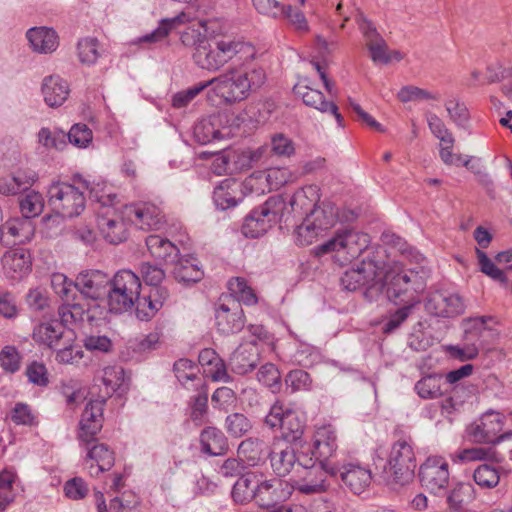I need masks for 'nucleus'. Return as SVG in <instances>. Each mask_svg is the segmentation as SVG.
<instances>
[{"mask_svg": "<svg viewBox=\"0 0 512 512\" xmlns=\"http://www.w3.org/2000/svg\"><path fill=\"white\" fill-rule=\"evenodd\" d=\"M193 53L195 64L201 69L216 72L234 58L239 61L254 59L255 48L249 43L231 37H214L202 42Z\"/></svg>", "mask_w": 512, "mask_h": 512, "instance_id": "f257e3e1", "label": "nucleus"}, {"mask_svg": "<svg viewBox=\"0 0 512 512\" xmlns=\"http://www.w3.org/2000/svg\"><path fill=\"white\" fill-rule=\"evenodd\" d=\"M383 274L384 291L389 301L396 305H408L419 303L418 295L426 287V272L420 270L392 268Z\"/></svg>", "mask_w": 512, "mask_h": 512, "instance_id": "f03ea898", "label": "nucleus"}, {"mask_svg": "<svg viewBox=\"0 0 512 512\" xmlns=\"http://www.w3.org/2000/svg\"><path fill=\"white\" fill-rule=\"evenodd\" d=\"M213 90L227 103L246 99L250 92L259 89L266 81V73L261 67H254L245 73L231 70L212 78Z\"/></svg>", "mask_w": 512, "mask_h": 512, "instance_id": "7ed1b4c3", "label": "nucleus"}, {"mask_svg": "<svg viewBox=\"0 0 512 512\" xmlns=\"http://www.w3.org/2000/svg\"><path fill=\"white\" fill-rule=\"evenodd\" d=\"M340 284L344 290L351 292L364 288L365 298L370 302L375 301L384 291L382 267L373 260H362L357 268L344 272Z\"/></svg>", "mask_w": 512, "mask_h": 512, "instance_id": "20e7f679", "label": "nucleus"}, {"mask_svg": "<svg viewBox=\"0 0 512 512\" xmlns=\"http://www.w3.org/2000/svg\"><path fill=\"white\" fill-rule=\"evenodd\" d=\"M370 244L368 234L344 227L335 233V236L315 248L316 255L335 252V259L341 264L351 262L358 258Z\"/></svg>", "mask_w": 512, "mask_h": 512, "instance_id": "39448f33", "label": "nucleus"}, {"mask_svg": "<svg viewBox=\"0 0 512 512\" xmlns=\"http://www.w3.org/2000/svg\"><path fill=\"white\" fill-rule=\"evenodd\" d=\"M416 466L412 445L406 440H398L391 447L381 478L388 485H405L413 479Z\"/></svg>", "mask_w": 512, "mask_h": 512, "instance_id": "423d86ee", "label": "nucleus"}, {"mask_svg": "<svg viewBox=\"0 0 512 512\" xmlns=\"http://www.w3.org/2000/svg\"><path fill=\"white\" fill-rule=\"evenodd\" d=\"M285 201L281 195L269 197L262 205L254 208L245 217L242 233L247 238L264 235L282 217Z\"/></svg>", "mask_w": 512, "mask_h": 512, "instance_id": "0eeeda50", "label": "nucleus"}, {"mask_svg": "<svg viewBox=\"0 0 512 512\" xmlns=\"http://www.w3.org/2000/svg\"><path fill=\"white\" fill-rule=\"evenodd\" d=\"M96 200L101 203V208L97 213V226L103 238L110 244H119L128 237V224L131 222L125 215V206L122 211L111 208L113 199L116 196H95Z\"/></svg>", "mask_w": 512, "mask_h": 512, "instance_id": "6e6552de", "label": "nucleus"}, {"mask_svg": "<svg viewBox=\"0 0 512 512\" xmlns=\"http://www.w3.org/2000/svg\"><path fill=\"white\" fill-rule=\"evenodd\" d=\"M48 205L64 218L79 216L85 208L83 192L67 182H54L48 189Z\"/></svg>", "mask_w": 512, "mask_h": 512, "instance_id": "1a4fd4ad", "label": "nucleus"}, {"mask_svg": "<svg viewBox=\"0 0 512 512\" xmlns=\"http://www.w3.org/2000/svg\"><path fill=\"white\" fill-rule=\"evenodd\" d=\"M422 487L436 496H444L450 487L448 462L441 456H429L420 465L418 473Z\"/></svg>", "mask_w": 512, "mask_h": 512, "instance_id": "9d476101", "label": "nucleus"}, {"mask_svg": "<svg viewBox=\"0 0 512 512\" xmlns=\"http://www.w3.org/2000/svg\"><path fill=\"white\" fill-rule=\"evenodd\" d=\"M338 449L337 434L331 425L323 426L317 429L314 435L313 448L310 452L318 460L322 470L331 475H337V467L331 462L336 456Z\"/></svg>", "mask_w": 512, "mask_h": 512, "instance_id": "9b49d317", "label": "nucleus"}, {"mask_svg": "<svg viewBox=\"0 0 512 512\" xmlns=\"http://www.w3.org/2000/svg\"><path fill=\"white\" fill-rule=\"evenodd\" d=\"M491 324H499L495 316L483 315L463 319V341L478 344V350L485 347L499 336V332Z\"/></svg>", "mask_w": 512, "mask_h": 512, "instance_id": "f8f14e48", "label": "nucleus"}, {"mask_svg": "<svg viewBox=\"0 0 512 512\" xmlns=\"http://www.w3.org/2000/svg\"><path fill=\"white\" fill-rule=\"evenodd\" d=\"M502 420L495 412L486 413L479 423L470 425L467 429L470 439L477 443H488L497 447L505 439L512 437V432L498 435L502 430Z\"/></svg>", "mask_w": 512, "mask_h": 512, "instance_id": "ddd939ff", "label": "nucleus"}, {"mask_svg": "<svg viewBox=\"0 0 512 512\" xmlns=\"http://www.w3.org/2000/svg\"><path fill=\"white\" fill-rule=\"evenodd\" d=\"M466 305L464 299L455 293L435 291L425 301L426 311L437 317L450 318L462 314Z\"/></svg>", "mask_w": 512, "mask_h": 512, "instance_id": "4468645a", "label": "nucleus"}, {"mask_svg": "<svg viewBox=\"0 0 512 512\" xmlns=\"http://www.w3.org/2000/svg\"><path fill=\"white\" fill-rule=\"evenodd\" d=\"M110 282L108 274L100 270L82 271L75 279L77 292L83 298L93 301L105 298Z\"/></svg>", "mask_w": 512, "mask_h": 512, "instance_id": "2eb2a0df", "label": "nucleus"}, {"mask_svg": "<svg viewBox=\"0 0 512 512\" xmlns=\"http://www.w3.org/2000/svg\"><path fill=\"white\" fill-rule=\"evenodd\" d=\"M125 215L131 224L142 230H158L164 220L162 210L152 203L125 205Z\"/></svg>", "mask_w": 512, "mask_h": 512, "instance_id": "dca6fc26", "label": "nucleus"}, {"mask_svg": "<svg viewBox=\"0 0 512 512\" xmlns=\"http://www.w3.org/2000/svg\"><path fill=\"white\" fill-rule=\"evenodd\" d=\"M33 339L50 349H57L65 341L68 344L74 341L73 331L63 327V323L58 320H51L37 325L33 330Z\"/></svg>", "mask_w": 512, "mask_h": 512, "instance_id": "f3484780", "label": "nucleus"}, {"mask_svg": "<svg viewBox=\"0 0 512 512\" xmlns=\"http://www.w3.org/2000/svg\"><path fill=\"white\" fill-rule=\"evenodd\" d=\"M105 399L90 401L81 416L79 422L78 439L90 443L102 428L103 406Z\"/></svg>", "mask_w": 512, "mask_h": 512, "instance_id": "a211bd4d", "label": "nucleus"}, {"mask_svg": "<svg viewBox=\"0 0 512 512\" xmlns=\"http://www.w3.org/2000/svg\"><path fill=\"white\" fill-rule=\"evenodd\" d=\"M260 360L257 341L252 340L240 344L231 354L228 366L238 375H245L254 370Z\"/></svg>", "mask_w": 512, "mask_h": 512, "instance_id": "6ab92c4d", "label": "nucleus"}, {"mask_svg": "<svg viewBox=\"0 0 512 512\" xmlns=\"http://www.w3.org/2000/svg\"><path fill=\"white\" fill-rule=\"evenodd\" d=\"M217 330L223 335H231L240 332L245 325V316L241 306L231 301L229 304H221L215 313Z\"/></svg>", "mask_w": 512, "mask_h": 512, "instance_id": "aec40b11", "label": "nucleus"}, {"mask_svg": "<svg viewBox=\"0 0 512 512\" xmlns=\"http://www.w3.org/2000/svg\"><path fill=\"white\" fill-rule=\"evenodd\" d=\"M343 483L354 493H363L370 485L372 480L371 471L359 463H347L341 468H337Z\"/></svg>", "mask_w": 512, "mask_h": 512, "instance_id": "412c9836", "label": "nucleus"}, {"mask_svg": "<svg viewBox=\"0 0 512 512\" xmlns=\"http://www.w3.org/2000/svg\"><path fill=\"white\" fill-rule=\"evenodd\" d=\"M38 179L37 173L30 168H20L0 178V193L10 196L27 191Z\"/></svg>", "mask_w": 512, "mask_h": 512, "instance_id": "4be33fe9", "label": "nucleus"}, {"mask_svg": "<svg viewBox=\"0 0 512 512\" xmlns=\"http://www.w3.org/2000/svg\"><path fill=\"white\" fill-rule=\"evenodd\" d=\"M294 90L302 98L306 106L313 107L322 113L333 115L338 126L344 127V118L339 113L338 106L333 101L325 100L321 91L304 86H296Z\"/></svg>", "mask_w": 512, "mask_h": 512, "instance_id": "5701e85b", "label": "nucleus"}, {"mask_svg": "<svg viewBox=\"0 0 512 512\" xmlns=\"http://www.w3.org/2000/svg\"><path fill=\"white\" fill-rule=\"evenodd\" d=\"M2 265L6 278L20 280L31 270L30 255L23 248L9 250L2 257Z\"/></svg>", "mask_w": 512, "mask_h": 512, "instance_id": "b1692460", "label": "nucleus"}, {"mask_svg": "<svg viewBox=\"0 0 512 512\" xmlns=\"http://www.w3.org/2000/svg\"><path fill=\"white\" fill-rule=\"evenodd\" d=\"M259 488L256 490L255 503L262 508H269L284 500L290 492L283 488L279 479H266L261 473Z\"/></svg>", "mask_w": 512, "mask_h": 512, "instance_id": "393cba45", "label": "nucleus"}, {"mask_svg": "<svg viewBox=\"0 0 512 512\" xmlns=\"http://www.w3.org/2000/svg\"><path fill=\"white\" fill-rule=\"evenodd\" d=\"M247 185L248 182L241 184L232 178L222 180L213 192L215 205L221 210L235 207L242 200V187Z\"/></svg>", "mask_w": 512, "mask_h": 512, "instance_id": "a878e982", "label": "nucleus"}, {"mask_svg": "<svg viewBox=\"0 0 512 512\" xmlns=\"http://www.w3.org/2000/svg\"><path fill=\"white\" fill-rule=\"evenodd\" d=\"M172 265L174 266L173 276L179 283L186 285L194 284L199 282L204 276L199 260L193 255L180 254Z\"/></svg>", "mask_w": 512, "mask_h": 512, "instance_id": "bb28decb", "label": "nucleus"}, {"mask_svg": "<svg viewBox=\"0 0 512 512\" xmlns=\"http://www.w3.org/2000/svg\"><path fill=\"white\" fill-rule=\"evenodd\" d=\"M145 242L150 256L164 264L172 265L180 256L179 248L165 237L149 235Z\"/></svg>", "mask_w": 512, "mask_h": 512, "instance_id": "cd10ccee", "label": "nucleus"}, {"mask_svg": "<svg viewBox=\"0 0 512 512\" xmlns=\"http://www.w3.org/2000/svg\"><path fill=\"white\" fill-rule=\"evenodd\" d=\"M41 91L45 103L55 108L66 101L70 89L68 83L60 76L51 75L43 79Z\"/></svg>", "mask_w": 512, "mask_h": 512, "instance_id": "c85d7f7f", "label": "nucleus"}, {"mask_svg": "<svg viewBox=\"0 0 512 512\" xmlns=\"http://www.w3.org/2000/svg\"><path fill=\"white\" fill-rule=\"evenodd\" d=\"M259 478H261V473L256 471H248L242 474L233 486V500L240 504L255 500L256 490L260 483Z\"/></svg>", "mask_w": 512, "mask_h": 512, "instance_id": "c756f323", "label": "nucleus"}, {"mask_svg": "<svg viewBox=\"0 0 512 512\" xmlns=\"http://www.w3.org/2000/svg\"><path fill=\"white\" fill-rule=\"evenodd\" d=\"M307 218L323 233L337 222L338 209L334 203L322 201L314 205Z\"/></svg>", "mask_w": 512, "mask_h": 512, "instance_id": "7c9ffc66", "label": "nucleus"}, {"mask_svg": "<svg viewBox=\"0 0 512 512\" xmlns=\"http://www.w3.org/2000/svg\"><path fill=\"white\" fill-rule=\"evenodd\" d=\"M201 451L209 456H220L228 450L224 433L216 427H206L200 434Z\"/></svg>", "mask_w": 512, "mask_h": 512, "instance_id": "2f4dec72", "label": "nucleus"}, {"mask_svg": "<svg viewBox=\"0 0 512 512\" xmlns=\"http://www.w3.org/2000/svg\"><path fill=\"white\" fill-rule=\"evenodd\" d=\"M157 296H138L135 301L136 316L141 321H148L162 308L164 300L168 297V292L164 288L155 289Z\"/></svg>", "mask_w": 512, "mask_h": 512, "instance_id": "473e14b6", "label": "nucleus"}, {"mask_svg": "<svg viewBox=\"0 0 512 512\" xmlns=\"http://www.w3.org/2000/svg\"><path fill=\"white\" fill-rule=\"evenodd\" d=\"M306 428L305 420L296 411L289 409L282 422L283 439L295 446H302L303 434Z\"/></svg>", "mask_w": 512, "mask_h": 512, "instance_id": "72a5a7b5", "label": "nucleus"}, {"mask_svg": "<svg viewBox=\"0 0 512 512\" xmlns=\"http://www.w3.org/2000/svg\"><path fill=\"white\" fill-rule=\"evenodd\" d=\"M26 37L32 49L39 53H50L57 48V35L53 29L47 27L30 28Z\"/></svg>", "mask_w": 512, "mask_h": 512, "instance_id": "f704fd0d", "label": "nucleus"}, {"mask_svg": "<svg viewBox=\"0 0 512 512\" xmlns=\"http://www.w3.org/2000/svg\"><path fill=\"white\" fill-rule=\"evenodd\" d=\"M267 457L270 459L273 472L279 477L287 476L297 462L295 449L288 445L278 451L269 450Z\"/></svg>", "mask_w": 512, "mask_h": 512, "instance_id": "c9c22d12", "label": "nucleus"}, {"mask_svg": "<svg viewBox=\"0 0 512 512\" xmlns=\"http://www.w3.org/2000/svg\"><path fill=\"white\" fill-rule=\"evenodd\" d=\"M449 508L454 512L466 511V506L475 499L474 487L470 483H457L445 495Z\"/></svg>", "mask_w": 512, "mask_h": 512, "instance_id": "e433bc0d", "label": "nucleus"}, {"mask_svg": "<svg viewBox=\"0 0 512 512\" xmlns=\"http://www.w3.org/2000/svg\"><path fill=\"white\" fill-rule=\"evenodd\" d=\"M269 453L266 443L257 438H248L242 441L238 447V454L249 466H256L264 461Z\"/></svg>", "mask_w": 512, "mask_h": 512, "instance_id": "4c0bfd02", "label": "nucleus"}, {"mask_svg": "<svg viewBox=\"0 0 512 512\" xmlns=\"http://www.w3.org/2000/svg\"><path fill=\"white\" fill-rule=\"evenodd\" d=\"M327 473L320 468L319 471L313 473L310 471L304 478L297 481L294 489L303 495H314L325 492L328 489Z\"/></svg>", "mask_w": 512, "mask_h": 512, "instance_id": "58836bf2", "label": "nucleus"}, {"mask_svg": "<svg viewBox=\"0 0 512 512\" xmlns=\"http://www.w3.org/2000/svg\"><path fill=\"white\" fill-rule=\"evenodd\" d=\"M105 297L107 298L109 311L115 314L128 311L135 305V301L138 299L114 285H109Z\"/></svg>", "mask_w": 512, "mask_h": 512, "instance_id": "ea45409f", "label": "nucleus"}, {"mask_svg": "<svg viewBox=\"0 0 512 512\" xmlns=\"http://www.w3.org/2000/svg\"><path fill=\"white\" fill-rule=\"evenodd\" d=\"M445 108L450 120L459 129L467 131L470 134V113L465 103L457 98H451L445 102Z\"/></svg>", "mask_w": 512, "mask_h": 512, "instance_id": "a19ab883", "label": "nucleus"}, {"mask_svg": "<svg viewBox=\"0 0 512 512\" xmlns=\"http://www.w3.org/2000/svg\"><path fill=\"white\" fill-rule=\"evenodd\" d=\"M458 458L461 461L490 460L500 463L505 460V453L495 446L473 447L462 450Z\"/></svg>", "mask_w": 512, "mask_h": 512, "instance_id": "79ce46f5", "label": "nucleus"}, {"mask_svg": "<svg viewBox=\"0 0 512 512\" xmlns=\"http://www.w3.org/2000/svg\"><path fill=\"white\" fill-rule=\"evenodd\" d=\"M216 122H218L216 117H210L207 119H202L195 124L193 134L195 140L199 144L205 145L212 142L213 140L222 138L221 131L216 128Z\"/></svg>", "mask_w": 512, "mask_h": 512, "instance_id": "37998d69", "label": "nucleus"}, {"mask_svg": "<svg viewBox=\"0 0 512 512\" xmlns=\"http://www.w3.org/2000/svg\"><path fill=\"white\" fill-rule=\"evenodd\" d=\"M110 285H114L125 292H128L134 298L140 295V278L131 270L118 271L111 279Z\"/></svg>", "mask_w": 512, "mask_h": 512, "instance_id": "c03bdc74", "label": "nucleus"}, {"mask_svg": "<svg viewBox=\"0 0 512 512\" xmlns=\"http://www.w3.org/2000/svg\"><path fill=\"white\" fill-rule=\"evenodd\" d=\"M442 376L439 374H430L422 377L415 384V391L423 399H433L442 395L441 384Z\"/></svg>", "mask_w": 512, "mask_h": 512, "instance_id": "a18cd8bd", "label": "nucleus"}, {"mask_svg": "<svg viewBox=\"0 0 512 512\" xmlns=\"http://www.w3.org/2000/svg\"><path fill=\"white\" fill-rule=\"evenodd\" d=\"M51 287L64 302L76 301L75 281L69 280L64 274H53L51 276Z\"/></svg>", "mask_w": 512, "mask_h": 512, "instance_id": "49530a36", "label": "nucleus"}, {"mask_svg": "<svg viewBox=\"0 0 512 512\" xmlns=\"http://www.w3.org/2000/svg\"><path fill=\"white\" fill-rule=\"evenodd\" d=\"M187 21V16L185 13H181L172 18H166L161 20L159 26L151 33L143 36L141 41L144 42H157L164 39L168 34L176 28L177 25L183 24Z\"/></svg>", "mask_w": 512, "mask_h": 512, "instance_id": "de8ad7c7", "label": "nucleus"}, {"mask_svg": "<svg viewBox=\"0 0 512 512\" xmlns=\"http://www.w3.org/2000/svg\"><path fill=\"white\" fill-rule=\"evenodd\" d=\"M473 393V387L457 384L453 387L452 394L444 399L441 404L442 413H452L464 403Z\"/></svg>", "mask_w": 512, "mask_h": 512, "instance_id": "09e8293b", "label": "nucleus"}, {"mask_svg": "<svg viewBox=\"0 0 512 512\" xmlns=\"http://www.w3.org/2000/svg\"><path fill=\"white\" fill-rule=\"evenodd\" d=\"M20 211L23 217L28 220L40 215L44 208V199L36 191H30L20 200Z\"/></svg>", "mask_w": 512, "mask_h": 512, "instance_id": "8fccbe9b", "label": "nucleus"}, {"mask_svg": "<svg viewBox=\"0 0 512 512\" xmlns=\"http://www.w3.org/2000/svg\"><path fill=\"white\" fill-rule=\"evenodd\" d=\"M500 477V472L489 464L479 465L473 473L475 483L485 489H491L497 486Z\"/></svg>", "mask_w": 512, "mask_h": 512, "instance_id": "3c124183", "label": "nucleus"}, {"mask_svg": "<svg viewBox=\"0 0 512 512\" xmlns=\"http://www.w3.org/2000/svg\"><path fill=\"white\" fill-rule=\"evenodd\" d=\"M38 142L46 149L63 150L67 146L66 133L61 130H50L43 127L38 132Z\"/></svg>", "mask_w": 512, "mask_h": 512, "instance_id": "603ef678", "label": "nucleus"}, {"mask_svg": "<svg viewBox=\"0 0 512 512\" xmlns=\"http://www.w3.org/2000/svg\"><path fill=\"white\" fill-rule=\"evenodd\" d=\"M94 461L101 468L110 470L115 462L114 452L103 443L93 445L87 453V462Z\"/></svg>", "mask_w": 512, "mask_h": 512, "instance_id": "864d4df0", "label": "nucleus"}, {"mask_svg": "<svg viewBox=\"0 0 512 512\" xmlns=\"http://www.w3.org/2000/svg\"><path fill=\"white\" fill-rule=\"evenodd\" d=\"M416 306L413 303L403 305L396 309L393 313L383 321L382 331L385 334H390L396 331L412 314Z\"/></svg>", "mask_w": 512, "mask_h": 512, "instance_id": "5fc2aeb1", "label": "nucleus"}, {"mask_svg": "<svg viewBox=\"0 0 512 512\" xmlns=\"http://www.w3.org/2000/svg\"><path fill=\"white\" fill-rule=\"evenodd\" d=\"M225 427L232 437L240 438L251 430L252 424L244 414L236 412L226 417Z\"/></svg>", "mask_w": 512, "mask_h": 512, "instance_id": "6e6d98bb", "label": "nucleus"}, {"mask_svg": "<svg viewBox=\"0 0 512 512\" xmlns=\"http://www.w3.org/2000/svg\"><path fill=\"white\" fill-rule=\"evenodd\" d=\"M257 379L273 393L279 392L281 389V374L277 367L272 363H266L260 367L257 373Z\"/></svg>", "mask_w": 512, "mask_h": 512, "instance_id": "4d7b16f0", "label": "nucleus"}, {"mask_svg": "<svg viewBox=\"0 0 512 512\" xmlns=\"http://www.w3.org/2000/svg\"><path fill=\"white\" fill-rule=\"evenodd\" d=\"M77 50L82 64L93 65L100 55L99 41L92 37L84 38L78 42Z\"/></svg>", "mask_w": 512, "mask_h": 512, "instance_id": "13d9d810", "label": "nucleus"}, {"mask_svg": "<svg viewBox=\"0 0 512 512\" xmlns=\"http://www.w3.org/2000/svg\"><path fill=\"white\" fill-rule=\"evenodd\" d=\"M102 383L106 388V395L111 396L124 383V369L120 366L105 367L102 371Z\"/></svg>", "mask_w": 512, "mask_h": 512, "instance_id": "bf43d9fd", "label": "nucleus"}, {"mask_svg": "<svg viewBox=\"0 0 512 512\" xmlns=\"http://www.w3.org/2000/svg\"><path fill=\"white\" fill-rule=\"evenodd\" d=\"M70 341L68 344L64 341L60 347L54 349L56 351L55 360L59 364H78L84 357V352L81 347L73 344Z\"/></svg>", "mask_w": 512, "mask_h": 512, "instance_id": "052dcab7", "label": "nucleus"}, {"mask_svg": "<svg viewBox=\"0 0 512 512\" xmlns=\"http://www.w3.org/2000/svg\"><path fill=\"white\" fill-rule=\"evenodd\" d=\"M68 141L78 148H86L92 142L93 132L84 123L74 124L66 134Z\"/></svg>", "mask_w": 512, "mask_h": 512, "instance_id": "680f3d73", "label": "nucleus"}, {"mask_svg": "<svg viewBox=\"0 0 512 512\" xmlns=\"http://www.w3.org/2000/svg\"><path fill=\"white\" fill-rule=\"evenodd\" d=\"M13 483V473L9 471L0 473V512H4L15 499Z\"/></svg>", "mask_w": 512, "mask_h": 512, "instance_id": "e2e57ef3", "label": "nucleus"}, {"mask_svg": "<svg viewBox=\"0 0 512 512\" xmlns=\"http://www.w3.org/2000/svg\"><path fill=\"white\" fill-rule=\"evenodd\" d=\"M296 243L301 246L312 244L322 233L307 216L295 230Z\"/></svg>", "mask_w": 512, "mask_h": 512, "instance_id": "0e129e2a", "label": "nucleus"}, {"mask_svg": "<svg viewBox=\"0 0 512 512\" xmlns=\"http://www.w3.org/2000/svg\"><path fill=\"white\" fill-rule=\"evenodd\" d=\"M480 270L495 281L507 283L508 279L504 271L496 267L493 261L480 249H476Z\"/></svg>", "mask_w": 512, "mask_h": 512, "instance_id": "69168bd1", "label": "nucleus"}, {"mask_svg": "<svg viewBox=\"0 0 512 512\" xmlns=\"http://www.w3.org/2000/svg\"><path fill=\"white\" fill-rule=\"evenodd\" d=\"M427 123L431 133L445 144L453 145L455 139L452 133L445 126L444 122L436 114L427 115Z\"/></svg>", "mask_w": 512, "mask_h": 512, "instance_id": "338daca9", "label": "nucleus"}, {"mask_svg": "<svg viewBox=\"0 0 512 512\" xmlns=\"http://www.w3.org/2000/svg\"><path fill=\"white\" fill-rule=\"evenodd\" d=\"M235 158L233 149H225L216 154L212 163V170L217 175L235 173L232 160Z\"/></svg>", "mask_w": 512, "mask_h": 512, "instance_id": "774afa93", "label": "nucleus"}]
</instances>
